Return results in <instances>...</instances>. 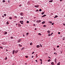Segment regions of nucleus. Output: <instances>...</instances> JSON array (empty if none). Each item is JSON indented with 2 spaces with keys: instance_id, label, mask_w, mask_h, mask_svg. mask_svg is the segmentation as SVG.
I'll list each match as a JSON object with an SVG mask.
<instances>
[{
  "instance_id": "50",
  "label": "nucleus",
  "mask_w": 65,
  "mask_h": 65,
  "mask_svg": "<svg viewBox=\"0 0 65 65\" xmlns=\"http://www.w3.org/2000/svg\"><path fill=\"white\" fill-rule=\"evenodd\" d=\"M2 17H3V18H5V17L4 16V15H3Z\"/></svg>"
},
{
  "instance_id": "55",
  "label": "nucleus",
  "mask_w": 65,
  "mask_h": 65,
  "mask_svg": "<svg viewBox=\"0 0 65 65\" xmlns=\"http://www.w3.org/2000/svg\"><path fill=\"white\" fill-rule=\"evenodd\" d=\"M57 53H56L55 54V56H57Z\"/></svg>"
},
{
  "instance_id": "19",
  "label": "nucleus",
  "mask_w": 65,
  "mask_h": 65,
  "mask_svg": "<svg viewBox=\"0 0 65 65\" xmlns=\"http://www.w3.org/2000/svg\"><path fill=\"white\" fill-rule=\"evenodd\" d=\"M7 34V32L5 31V35H6Z\"/></svg>"
},
{
  "instance_id": "1",
  "label": "nucleus",
  "mask_w": 65,
  "mask_h": 65,
  "mask_svg": "<svg viewBox=\"0 0 65 65\" xmlns=\"http://www.w3.org/2000/svg\"><path fill=\"white\" fill-rule=\"evenodd\" d=\"M41 22V20H37L36 21V23H40Z\"/></svg>"
},
{
  "instance_id": "54",
  "label": "nucleus",
  "mask_w": 65,
  "mask_h": 65,
  "mask_svg": "<svg viewBox=\"0 0 65 65\" xmlns=\"http://www.w3.org/2000/svg\"><path fill=\"white\" fill-rule=\"evenodd\" d=\"M36 61L37 62V63L38 62L37 61V60H36Z\"/></svg>"
},
{
  "instance_id": "21",
  "label": "nucleus",
  "mask_w": 65,
  "mask_h": 65,
  "mask_svg": "<svg viewBox=\"0 0 65 65\" xmlns=\"http://www.w3.org/2000/svg\"><path fill=\"white\" fill-rule=\"evenodd\" d=\"M3 3H4V2H5V0H3Z\"/></svg>"
},
{
  "instance_id": "53",
  "label": "nucleus",
  "mask_w": 65,
  "mask_h": 65,
  "mask_svg": "<svg viewBox=\"0 0 65 65\" xmlns=\"http://www.w3.org/2000/svg\"><path fill=\"white\" fill-rule=\"evenodd\" d=\"M21 23V24H24V23Z\"/></svg>"
},
{
  "instance_id": "28",
  "label": "nucleus",
  "mask_w": 65,
  "mask_h": 65,
  "mask_svg": "<svg viewBox=\"0 0 65 65\" xmlns=\"http://www.w3.org/2000/svg\"><path fill=\"white\" fill-rule=\"evenodd\" d=\"M51 61V59H49L47 60L48 62H50V61Z\"/></svg>"
},
{
  "instance_id": "25",
  "label": "nucleus",
  "mask_w": 65,
  "mask_h": 65,
  "mask_svg": "<svg viewBox=\"0 0 65 65\" xmlns=\"http://www.w3.org/2000/svg\"><path fill=\"white\" fill-rule=\"evenodd\" d=\"M0 48H1V49H3V48L2 46H1L0 47Z\"/></svg>"
},
{
  "instance_id": "13",
  "label": "nucleus",
  "mask_w": 65,
  "mask_h": 65,
  "mask_svg": "<svg viewBox=\"0 0 65 65\" xmlns=\"http://www.w3.org/2000/svg\"><path fill=\"white\" fill-rule=\"evenodd\" d=\"M6 24L7 25H8L9 24V22L8 21H7L6 22Z\"/></svg>"
},
{
  "instance_id": "52",
  "label": "nucleus",
  "mask_w": 65,
  "mask_h": 65,
  "mask_svg": "<svg viewBox=\"0 0 65 65\" xmlns=\"http://www.w3.org/2000/svg\"><path fill=\"white\" fill-rule=\"evenodd\" d=\"M63 25L64 26H65V23L63 24Z\"/></svg>"
},
{
  "instance_id": "8",
  "label": "nucleus",
  "mask_w": 65,
  "mask_h": 65,
  "mask_svg": "<svg viewBox=\"0 0 65 65\" xmlns=\"http://www.w3.org/2000/svg\"><path fill=\"white\" fill-rule=\"evenodd\" d=\"M20 23H24V21H20Z\"/></svg>"
},
{
  "instance_id": "11",
  "label": "nucleus",
  "mask_w": 65,
  "mask_h": 65,
  "mask_svg": "<svg viewBox=\"0 0 65 65\" xmlns=\"http://www.w3.org/2000/svg\"><path fill=\"white\" fill-rule=\"evenodd\" d=\"M58 16L57 15H56L55 16V17H54V18L55 19V18H57L58 17Z\"/></svg>"
},
{
  "instance_id": "48",
  "label": "nucleus",
  "mask_w": 65,
  "mask_h": 65,
  "mask_svg": "<svg viewBox=\"0 0 65 65\" xmlns=\"http://www.w3.org/2000/svg\"><path fill=\"white\" fill-rule=\"evenodd\" d=\"M34 54V52H33L32 53V54Z\"/></svg>"
},
{
  "instance_id": "44",
  "label": "nucleus",
  "mask_w": 65,
  "mask_h": 65,
  "mask_svg": "<svg viewBox=\"0 0 65 65\" xmlns=\"http://www.w3.org/2000/svg\"><path fill=\"white\" fill-rule=\"evenodd\" d=\"M51 34H49L48 35V36H51Z\"/></svg>"
},
{
  "instance_id": "57",
  "label": "nucleus",
  "mask_w": 65,
  "mask_h": 65,
  "mask_svg": "<svg viewBox=\"0 0 65 65\" xmlns=\"http://www.w3.org/2000/svg\"><path fill=\"white\" fill-rule=\"evenodd\" d=\"M15 18H17V17L16 16H15Z\"/></svg>"
},
{
  "instance_id": "27",
  "label": "nucleus",
  "mask_w": 65,
  "mask_h": 65,
  "mask_svg": "<svg viewBox=\"0 0 65 65\" xmlns=\"http://www.w3.org/2000/svg\"><path fill=\"white\" fill-rule=\"evenodd\" d=\"M7 58L6 57L5 58V60H7Z\"/></svg>"
},
{
  "instance_id": "9",
  "label": "nucleus",
  "mask_w": 65,
  "mask_h": 65,
  "mask_svg": "<svg viewBox=\"0 0 65 65\" xmlns=\"http://www.w3.org/2000/svg\"><path fill=\"white\" fill-rule=\"evenodd\" d=\"M46 15L44 14V15L43 16H42L41 17H42V18H43V17H44L46 16Z\"/></svg>"
},
{
  "instance_id": "59",
  "label": "nucleus",
  "mask_w": 65,
  "mask_h": 65,
  "mask_svg": "<svg viewBox=\"0 0 65 65\" xmlns=\"http://www.w3.org/2000/svg\"><path fill=\"white\" fill-rule=\"evenodd\" d=\"M21 19H23V17H21Z\"/></svg>"
},
{
  "instance_id": "63",
  "label": "nucleus",
  "mask_w": 65,
  "mask_h": 65,
  "mask_svg": "<svg viewBox=\"0 0 65 65\" xmlns=\"http://www.w3.org/2000/svg\"><path fill=\"white\" fill-rule=\"evenodd\" d=\"M37 29H36V28H35V30H37Z\"/></svg>"
},
{
  "instance_id": "41",
  "label": "nucleus",
  "mask_w": 65,
  "mask_h": 65,
  "mask_svg": "<svg viewBox=\"0 0 65 65\" xmlns=\"http://www.w3.org/2000/svg\"><path fill=\"white\" fill-rule=\"evenodd\" d=\"M11 39H13V37H11L10 38Z\"/></svg>"
},
{
  "instance_id": "49",
  "label": "nucleus",
  "mask_w": 65,
  "mask_h": 65,
  "mask_svg": "<svg viewBox=\"0 0 65 65\" xmlns=\"http://www.w3.org/2000/svg\"><path fill=\"white\" fill-rule=\"evenodd\" d=\"M10 2V1H9V0H8V2L9 3V2Z\"/></svg>"
},
{
  "instance_id": "34",
  "label": "nucleus",
  "mask_w": 65,
  "mask_h": 65,
  "mask_svg": "<svg viewBox=\"0 0 65 65\" xmlns=\"http://www.w3.org/2000/svg\"><path fill=\"white\" fill-rule=\"evenodd\" d=\"M39 11H41V9H40L39 10Z\"/></svg>"
},
{
  "instance_id": "56",
  "label": "nucleus",
  "mask_w": 65,
  "mask_h": 65,
  "mask_svg": "<svg viewBox=\"0 0 65 65\" xmlns=\"http://www.w3.org/2000/svg\"><path fill=\"white\" fill-rule=\"evenodd\" d=\"M48 58H50V59H51V57H48Z\"/></svg>"
},
{
  "instance_id": "29",
  "label": "nucleus",
  "mask_w": 65,
  "mask_h": 65,
  "mask_svg": "<svg viewBox=\"0 0 65 65\" xmlns=\"http://www.w3.org/2000/svg\"><path fill=\"white\" fill-rule=\"evenodd\" d=\"M49 23H50V24H51V23H52V22L49 21Z\"/></svg>"
},
{
  "instance_id": "18",
  "label": "nucleus",
  "mask_w": 65,
  "mask_h": 65,
  "mask_svg": "<svg viewBox=\"0 0 65 65\" xmlns=\"http://www.w3.org/2000/svg\"><path fill=\"white\" fill-rule=\"evenodd\" d=\"M9 19L10 20H12V18H11V17H9Z\"/></svg>"
},
{
  "instance_id": "3",
  "label": "nucleus",
  "mask_w": 65,
  "mask_h": 65,
  "mask_svg": "<svg viewBox=\"0 0 65 65\" xmlns=\"http://www.w3.org/2000/svg\"><path fill=\"white\" fill-rule=\"evenodd\" d=\"M14 52H15V54H17V53H18V52H19V51L18 50H16V51L15 50V51H14Z\"/></svg>"
},
{
  "instance_id": "37",
  "label": "nucleus",
  "mask_w": 65,
  "mask_h": 65,
  "mask_svg": "<svg viewBox=\"0 0 65 65\" xmlns=\"http://www.w3.org/2000/svg\"><path fill=\"white\" fill-rule=\"evenodd\" d=\"M44 13H43V12L42 13H41V14H42V15L43 14H44Z\"/></svg>"
},
{
  "instance_id": "42",
  "label": "nucleus",
  "mask_w": 65,
  "mask_h": 65,
  "mask_svg": "<svg viewBox=\"0 0 65 65\" xmlns=\"http://www.w3.org/2000/svg\"><path fill=\"white\" fill-rule=\"evenodd\" d=\"M52 34H53V32H52L51 34H50V35H52Z\"/></svg>"
},
{
  "instance_id": "40",
  "label": "nucleus",
  "mask_w": 65,
  "mask_h": 65,
  "mask_svg": "<svg viewBox=\"0 0 65 65\" xmlns=\"http://www.w3.org/2000/svg\"><path fill=\"white\" fill-rule=\"evenodd\" d=\"M36 58H37V57H37V54H36Z\"/></svg>"
},
{
  "instance_id": "43",
  "label": "nucleus",
  "mask_w": 65,
  "mask_h": 65,
  "mask_svg": "<svg viewBox=\"0 0 65 65\" xmlns=\"http://www.w3.org/2000/svg\"><path fill=\"white\" fill-rule=\"evenodd\" d=\"M36 11L37 12V11H38V9H37L36 10Z\"/></svg>"
},
{
  "instance_id": "15",
  "label": "nucleus",
  "mask_w": 65,
  "mask_h": 65,
  "mask_svg": "<svg viewBox=\"0 0 65 65\" xmlns=\"http://www.w3.org/2000/svg\"><path fill=\"white\" fill-rule=\"evenodd\" d=\"M51 65H54V63L53 62H52L51 63Z\"/></svg>"
},
{
  "instance_id": "2",
  "label": "nucleus",
  "mask_w": 65,
  "mask_h": 65,
  "mask_svg": "<svg viewBox=\"0 0 65 65\" xmlns=\"http://www.w3.org/2000/svg\"><path fill=\"white\" fill-rule=\"evenodd\" d=\"M22 40V39H19L18 40V42L19 43V42H21V41Z\"/></svg>"
},
{
  "instance_id": "38",
  "label": "nucleus",
  "mask_w": 65,
  "mask_h": 65,
  "mask_svg": "<svg viewBox=\"0 0 65 65\" xmlns=\"http://www.w3.org/2000/svg\"><path fill=\"white\" fill-rule=\"evenodd\" d=\"M19 46H21V47H22V45H20V44H19Z\"/></svg>"
},
{
  "instance_id": "7",
  "label": "nucleus",
  "mask_w": 65,
  "mask_h": 65,
  "mask_svg": "<svg viewBox=\"0 0 65 65\" xmlns=\"http://www.w3.org/2000/svg\"><path fill=\"white\" fill-rule=\"evenodd\" d=\"M15 50H13V52H12V54H14V53H15V52H14Z\"/></svg>"
},
{
  "instance_id": "31",
  "label": "nucleus",
  "mask_w": 65,
  "mask_h": 65,
  "mask_svg": "<svg viewBox=\"0 0 65 65\" xmlns=\"http://www.w3.org/2000/svg\"><path fill=\"white\" fill-rule=\"evenodd\" d=\"M65 37H64L63 38V40H65Z\"/></svg>"
},
{
  "instance_id": "33",
  "label": "nucleus",
  "mask_w": 65,
  "mask_h": 65,
  "mask_svg": "<svg viewBox=\"0 0 65 65\" xmlns=\"http://www.w3.org/2000/svg\"><path fill=\"white\" fill-rule=\"evenodd\" d=\"M4 16H6V14H4Z\"/></svg>"
},
{
  "instance_id": "39",
  "label": "nucleus",
  "mask_w": 65,
  "mask_h": 65,
  "mask_svg": "<svg viewBox=\"0 0 65 65\" xmlns=\"http://www.w3.org/2000/svg\"><path fill=\"white\" fill-rule=\"evenodd\" d=\"M25 57L26 58H28V56H26Z\"/></svg>"
},
{
  "instance_id": "26",
  "label": "nucleus",
  "mask_w": 65,
  "mask_h": 65,
  "mask_svg": "<svg viewBox=\"0 0 65 65\" xmlns=\"http://www.w3.org/2000/svg\"><path fill=\"white\" fill-rule=\"evenodd\" d=\"M23 14L22 13H20V15H23Z\"/></svg>"
},
{
  "instance_id": "62",
  "label": "nucleus",
  "mask_w": 65,
  "mask_h": 65,
  "mask_svg": "<svg viewBox=\"0 0 65 65\" xmlns=\"http://www.w3.org/2000/svg\"><path fill=\"white\" fill-rule=\"evenodd\" d=\"M22 50H24V48H22Z\"/></svg>"
},
{
  "instance_id": "46",
  "label": "nucleus",
  "mask_w": 65,
  "mask_h": 65,
  "mask_svg": "<svg viewBox=\"0 0 65 65\" xmlns=\"http://www.w3.org/2000/svg\"><path fill=\"white\" fill-rule=\"evenodd\" d=\"M58 34H60V32H58Z\"/></svg>"
},
{
  "instance_id": "64",
  "label": "nucleus",
  "mask_w": 65,
  "mask_h": 65,
  "mask_svg": "<svg viewBox=\"0 0 65 65\" xmlns=\"http://www.w3.org/2000/svg\"><path fill=\"white\" fill-rule=\"evenodd\" d=\"M31 58H33V56H32Z\"/></svg>"
},
{
  "instance_id": "4",
  "label": "nucleus",
  "mask_w": 65,
  "mask_h": 65,
  "mask_svg": "<svg viewBox=\"0 0 65 65\" xmlns=\"http://www.w3.org/2000/svg\"><path fill=\"white\" fill-rule=\"evenodd\" d=\"M35 7L37 8L39 7V5H36L34 6Z\"/></svg>"
},
{
  "instance_id": "36",
  "label": "nucleus",
  "mask_w": 65,
  "mask_h": 65,
  "mask_svg": "<svg viewBox=\"0 0 65 65\" xmlns=\"http://www.w3.org/2000/svg\"><path fill=\"white\" fill-rule=\"evenodd\" d=\"M54 24V23H52L51 24L52 25H53Z\"/></svg>"
},
{
  "instance_id": "61",
  "label": "nucleus",
  "mask_w": 65,
  "mask_h": 65,
  "mask_svg": "<svg viewBox=\"0 0 65 65\" xmlns=\"http://www.w3.org/2000/svg\"><path fill=\"white\" fill-rule=\"evenodd\" d=\"M60 1H61V2H62V0H60Z\"/></svg>"
},
{
  "instance_id": "51",
  "label": "nucleus",
  "mask_w": 65,
  "mask_h": 65,
  "mask_svg": "<svg viewBox=\"0 0 65 65\" xmlns=\"http://www.w3.org/2000/svg\"><path fill=\"white\" fill-rule=\"evenodd\" d=\"M33 25L34 26H35V24H34Z\"/></svg>"
},
{
  "instance_id": "14",
  "label": "nucleus",
  "mask_w": 65,
  "mask_h": 65,
  "mask_svg": "<svg viewBox=\"0 0 65 65\" xmlns=\"http://www.w3.org/2000/svg\"><path fill=\"white\" fill-rule=\"evenodd\" d=\"M60 65V62H59L57 64V65Z\"/></svg>"
},
{
  "instance_id": "45",
  "label": "nucleus",
  "mask_w": 65,
  "mask_h": 65,
  "mask_svg": "<svg viewBox=\"0 0 65 65\" xmlns=\"http://www.w3.org/2000/svg\"><path fill=\"white\" fill-rule=\"evenodd\" d=\"M54 51H56V49H55V48H54Z\"/></svg>"
},
{
  "instance_id": "58",
  "label": "nucleus",
  "mask_w": 65,
  "mask_h": 65,
  "mask_svg": "<svg viewBox=\"0 0 65 65\" xmlns=\"http://www.w3.org/2000/svg\"><path fill=\"white\" fill-rule=\"evenodd\" d=\"M42 62H41V64H42Z\"/></svg>"
},
{
  "instance_id": "16",
  "label": "nucleus",
  "mask_w": 65,
  "mask_h": 65,
  "mask_svg": "<svg viewBox=\"0 0 65 65\" xmlns=\"http://www.w3.org/2000/svg\"><path fill=\"white\" fill-rule=\"evenodd\" d=\"M47 32L48 33V34H50V31H49V30H48V31H47Z\"/></svg>"
},
{
  "instance_id": "10",
  "label": "nucleus",
  "mask_w": 65,
  "mask_h": 65,
  "mask_svg": "<svg viewBox=\"0 0 65 65\" xmlns=\"http://www.w3.org/2000/svg\"><path fill=\"white\" fill-rule=\"evenodd\" d=\"M57 58H55V63H56L57 62Z\"/></svg>"
},
{
  "instance_id": "22",
  "label": "nucleus",
  "mask_w": 65,
  "mask_h": 65,
  "mask_svg": "<svg viewBox=\"0 0 65 65\" xmlns=\"http://www.w3.org/2000/svg\"><path fill=\"white\" fill-rule=\"evenodd\" d=\"M40 47H42V46L40 44Z\"/></svg>"
},
{
  "instance_id": "5",
  "label": "nucleus",
  "mask_w": 65,
  "mask_h": 65,
  "mask_svg": "<svg viewBox=\"0 0 65 65\" xmlns=\"http://www.w3.org/2000/svg\"><path fill=\"white\" fill-rule=\"evenodd\" d=\"M36 47H37V48H39V47H40V46H39V45H37Z\"/></svg>"
},
{
  "instance_id": "35",
  "label": "nucleus",
  "mask_w": 65,
  "mask_h": 65,
  "mask_svg": "<svg viewBox=\"0 0 65 65\" xmlns=\"http://www.w3.org/2000/svg\"><path fill=\"white\" fill-rule=\"evenodd\" d=\"M40 60L41 61V62H42V60L41 59H40Z\"/></svg>"
},
{
  "instance_id": "12",
  "label": "nucleus",
  "mask_w": 65,
  "mask_h": 65,
  "mask_svg": "<svg viewBox=\"0 0 65 65\" xmlns=\"http://www.w3.org/2000/svg\"><path fill=\"white\" fill-rule=\"evenodd\" d=\"M49 2H53V0H51L49 1Z\"/></svg>"
},
{
  "instance_id": "23",
  "label": "nucleus",
  "mask_w": 65,
  "mask_h": 65,
  "mask_svg": "<svg viewBox=\"0 0 65 65\" xmlns=\"http://www.w3.org/2000/svg\"><path fill=\"white\" fill-rule=\"evenodd\" d=\"M28 34H29V33H26V36H28Z\"/></svg>"
},
{
  "instance_id": "47",
  "label": "nucleus",
  "mask_w": 65,
  "mask_h": 65,
  "mask_svg": "<svg viewBox=\"0 0 65 65\" xmlns=\"http://www.w3.org/2000/svg\"><path fill=\"white\" fill-rule=\"evenodd\" d=\"M57 47H58V48L59 47V45H58V46H57Z\"/></svg>"
},
{
  "instance_id": "60",
  "label": "nucleus",
  "mask_w": 65,
  "mask_h": 65,
  "mask_svg": "<svg viewBox=\"0 0 65 65\" xmlns=\"http://www.w3.org/2000/svg\"><path fill=\"white\" fill-rule=\"evenodd\" d=\"M19 6L20 7H21V6H22V5H19Z\"/></svg>"
},
{
  "instance_id": "24",
  "label": "nucleus",
  "mask_w": 65,
  "mask_h": 65,
  "mask_svg": "<svg viewBox=\"0 0 65 65\" xmlns=\"http://www.w3.org/2000/svg\"><path fill=\"white\" fill-rule=\"evenodd\" d=\"M43 27H46V25H43Z\"/></svg>"
},
{
  "instance_id": "6",
  "label": "nucleus",
  "mask_w": 65,
  "mask_h": 65,
  "mask_svg": "<svg viewBox=\"0 0 65 65\" xmlns=\"http://www.w3.org/2000/svg\"><path fill=\"white\" fill-rule=\"evenodd\" d=\"M18 26L19 27H21V24H18Z\"/></svg>"
},
{
  "instance_id": "30",
  "label": "nucleus",
  "mask_w": 65,
  "mask_h": 65,
  "mask_svg": "<svg viewBox=\"0 0 65 65\" xmlns=\"http://www.w3.org/2000/svg\"><path fill=\"white\" fill-rule=\"evenodd\" d=\"M38 35H41V34L40 33H39L38 34Z\"/></svg>"
},
{
  "instance_id": "32",
  "label": "nucleus",
  "mask_w": 65,
  "mask_h": 65,
  "mask_svg": "<svg viewBox=\"0 0 65 65\" xmlns=\"http://www.w3.org/2000/svg\"><path fill=\"white\" fill-rule=\"evenodd\" d=\"M26 23H29V21H27V22H26Z\"/></svg>"
},
{
  "instance_id": "20",
  "label": "nucleus",
  "mask_w": 65,
  "mask_h": 65,
  "mask_svg": "<svg viewBox=\"0 0 65 65\" xmlns=\"http://www.w3.org/2000/svg\"><path fill=\"white\" fill-rule=\"evenodd\" d=\"M32 44H33V43H32V42H31V43H30V45H32Z\"/></svg>"
},
{
  "instance_id": "17",
  "label": "nucleus",
  "mask_w": 65,
  "mask_h": 65,
  "mask_svg": "<svg viewBox=\"0 0 65 65\" xmlns=\"http://www.w3.org/2000/svg\"><path fill=\"white\" fill-rule=\"evenodd\" d=\"M44 23H45V21H44L43 22H42V24H44Z\"/></svg>"
}]
</instances>
